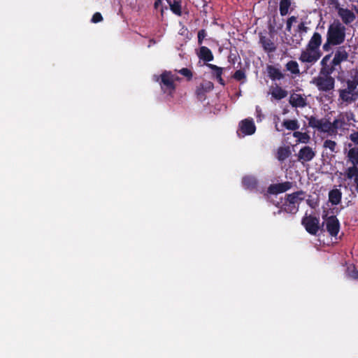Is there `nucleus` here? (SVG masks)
I'll return each mask as SVG.
<instances>
[{"label": "nucleus", "mask_w": 358, "mask_h": 358, "mask_svg": "<svg viewBox=\"0 0 358 358\" xmlns=\"http://www.w3.org/2000/svg\"><path fill=\"white\" fill-rule=\"evenodd\" d=\"M305 199V192L296 191L285 196V201L279 210L287 213L296 214L299 211L300 203Z\"/></svg>", "instance_id": "nucleus-1"}, {"label": "nucleus", "mask_w": 358, "mask_h": 358, "mask_svg": "<svg viewBox=\"0 0 358 358\" xmlns=\"http://www.w3.org/2000/svg\"><path fill=\"white\" fill-rule=\"evenodd\" d=\"M345 27L339 20H334L328 27L327 38L340 45L345 41Z\"/></svg>", "instance_id": "nucleus-2"}, {"label": "nucleus", "mask_w": 358, "mask_h": 358, "mask_svg": "<svg viewBox=\"0 0 358 358\" xmlns=\"http://www.w3.org/2000/svg\"><path fill=\"white\" fill-rule=\"evenodd\" d=\"M155 80L159 83L161 90L164 94L173 96L176 89V85L174 83V74L171 71H163L159 77H157Z\"/></svg>", "instance_id": "nucleus-3"}, {"label": "nucleus", "mask_w": 358, "mask_h": 358, "mask_svg": "<svg viewBox=\"0 0 358 358\" xmlns=\"http://www.w3.org/2000/svg\"><path fill=\"white\" fill-rule=\"evenodd\" d=\"M312 83L317 87L319 91L327 92L334 88L335 79L334 78L318 76L313 79Z\"/></svg>", "instance_id": "nucleus-4"}, {"label": "nucleus", "mask_w": 358, "mask_h": 358, "mask_svg": "<svg viewBox=\"0 0 358 358\" xmlns=\"http://www.w3.org/2000/svg\"><path fill=\"white\" fill-rule=\"evenodd\" d=\"M301 224L311 235H316L320 229V219L315 216L306 214L302 218Z\"/></svg>", "instance_id": "nucleus-5"}, {"label": "nucleus", "mask_w": 358, "mask_h": 358, "mask_svg": "<svg viewBox=\"0 0 358 358\" xmlns=\"http://www.w3.org/2000/svg\"><path fill=\"white\" fill-rule=\"evenodd\" d=\"M321 51L310 50L309 48L306 47L304 50L301 51L299 56V60L303 63H315L321 57Z\"/></svg>", "instance_id": "nucleus-6"}, {"label": "nucleus", "mask_w": 358, "mask_h": 358, "mask_svg": "<svg viewBox=\"0 0 358 358\" xmlns=\"http://www.w3.org/2000/svg\"><path fill=\"white\" fill-rule=\"evenodd\" d=\"M348 162L352 164V166L348 167L346 171H349V176H354L357 173L358 169V148L354 147L349 150L348 155Z\"/></svg>", "instance_id": "nucleus-7"}, {"label": "nucleus", "mask_w": 358, "mask_h": 358, "mask_svg": "<svg viewBox=\"0 0 358 358\" xmlns=\"http://www.w3.org/2000/svg\"><path fill=\"white\" fill-rule=\"evenodd\" d=\"M326 229L331 236H336L340 231V222L336 216L331 215L326 219Z\"/></svg>", "instance_id": "nucleus-8"}, {"label": "nucleus", "mask_w": 358, "mask_h": 358, "mask_svg": "<svg viewBox=\"0 0 358 358\" xmlns=\"http://www.w3.org/2000/svg\"><path fill=\"white\" fill-rule=\"evenodd\" d=\"M349 57V52L346 50L345 45H338L334 52V56L332 59L333 64L340 66L342 62H347Z\"/></svg>", "instance_id": "nucleus-9"}, {"label": "nucleus", "mask_w": 358, "mask_h": 358, "mask_svg": "<svg viewBox=\"0 0 358 358\" xmlns=\"http://www.w3.org/2000/svg\"><path fill=\"white\" fill-rule=\"evenodd\" d=\"M315 157V152L308 145H306L300 149L297 154L298 161L301 163L311 161Z\"/></svg>", "instance_id": "nucleus-10"}, {"label": "nucleus", "mask_w": 358, "mask_h": 358, "mask_svg": "<svg viewBox=\"0 0 358 358\" xmlns=\"http://www.w3.org/2000/svg\"><path fill=\"white\" fill-rule=\"evenodd\" d=\"M292 187V182L286 181L284 182L270 185L268 187V192L271 194H278L283 193Z\"/></svg>", "instance_id": "nucleus-11"}, {"label": "nucleus", "mask_w": 358, "mask_h": 358, "mask_svg": "<svg viewBox=\"0 0 358 358\" xmlns=\"http://www.w3.org/2000/svg\"><path fill=\"white\" fill-rule=\"evenodd\" d=\"M239 130L243 134V136L252 135L255 132L256 127L252 119H245L240 122Z\"/></svg>", "instance_id": "nucleus-12"}, {"label": "nucleus", "mask_w": 358, "mask_h": 358, "mask_svg": "<svg viewBox=\"0 0 358 358\" xmlns=\"http://www.w3.org/2000/svg\"><path fill=\"white\" fill-rule=\"evenodd\" d=\"M214 85L212 82L208 80H204L196 87V94L199 100L205 99L206 93L213 90Z\"/></svg>", "instance_id": "nucleus-13"}, {"label": "nucleus", "mask_w": 358, "mask_h": 358, "mask_svg": "<svg viewBox=\"0 0 358 358\" xmlns=\"http://www.w3.org/2000/svg\"><path fill=\"white\" fill-rule=\"evenodd\" d=\"M289 102L294 108H303L307 105L306 98L303 97L301 94L296 93L290 95Z\"/></svg>", "instance_id": "nucleus-14"}, {"label": "nucleus", "mask_w": 358, "mask_h": 358, "mask_svg": "<svg viewBox=\"0 0 358 358\" xmlns=\"http://www.w3.org/2000/svg\"><path fill=\"white\" fill-rule=\"evenodd\" d=\"M259 43L266 52L271 53L276 50V45L274 42L262 34H259Z\"/></svg>", "instance_id": "nucleus-15"}, {"label": "nucleus", "mask_w": 358, "mask_h": 358, "mask_svg": "<svg viewBox=\"0 0 358 358\" xmlns=\"http://www.w3.org/2000/svg\"><path fill=\"white\" fill-rule=\"evenodd\" d=\"M339 99L347 104L355 102L358 99V93H350L344 90H339Z\"/></svg>", "instance_id": "nucleus-16"}, {"label": "nucleus", "mask_w": 358, "mask_h": 358, "mask_svg": "<svg viewBox=\"0 0 358 358\" xmlns=\"http://www.w3.org/2000/svg\"><path fill=\"white\" fill-rule=\"evenodd\" d=\"M322 43V36L318 32H315L310 41H308L306 47L309 48L310 50L320 51V47Z\"/></svg>", "instance_id": "nucleus-17"}, {"label": "nucleus", "mask_w": 358, "mask_h": 358, "mask_svg": "<svg viewBox=\"0 0 358 358\" xmlns=\"http://www.w3.org/2000/svg\"><path fill=\"white\" fill-rule=\"evenodd\" d=\"M338 15L345 24L352 22L356 18L355 13L348 8H340Z\"/></svg>", "instance_id": "nucleus-18"}, {"label": "nucleus", "mask_w": 358, "mask_h": 358, "mask_svg": "<svg viewBox=\"0 0 358 358\" xmlns=\"http://www.w3.org/2000/svg\"><path fill=\"white\" fill-rule=\"evenodd\" d=\"M207 66L212 70L213 76L217 80V81L221 85L224 86L225 82L222 77L223 73V68L212 64H207Z\"/></svg>", "instance_id": "nucleus-19"}, {"label": "nucleus", "mask_w": 358, "mask_h": 358, "mask_svg": "<svg viewBox=\"0 0 358 358\" xmlns=\"http://www.w3.org/2000/svg\"><path fill=\"white\" fill-rule=\"evenodd\" d=\"M342 199V192L338 189H333L329 192V201L334 206L339 204Z\"/></svg>", "instance_id": "nucleus-20"}, {"label": "nucleus", "mask_w": 358, "mask_h": 358, "mask_svg": "<svg viewBox=\"0 0 358 358\" xmlns=\"http://www.w3.org/2000/svg\"><path fill=\"white\" fill-rule=\"evenodd\" d=\"M337 66H338L336 64H333V61L331 60L329 64H326V66H321L319 76L333 78L331 74L336 71Z\"/></svg>", "instance_id": "nucleus-21"}, {"label": "nucleus", "mask_w": 358, "mask_h": 358, "mask_svg": "<svg viewBox=\"0 0 358 358\" xmlns=\"http://www.w3.org/2000/svg\"><path fill=\"white\" fill-rule=\"evenodd\" d=\"M266 70L269 78L272 80H281L284 78V75L280 69L273 65H268Z\"/></svg>", "instance_id": "nucleus-22"}, {"label": "nucleus", "mask_w": 358, "mask_h": 358, "mask_svg": "<svg viewBox=\"0 0 358 358\" xmlns=\"http://www.w3.org/2000/svg\"><path fill=\"white\" fill-rule=\"evenodd\" d=\"M242 184L245 188L250 190H253L257 187L258 182L255 177L246 176L243 178Z\"/></svg>", "instance_id": "nucleus-23"}, {"label": "nucleus", "mask_w": 358, "mask_h": 358, "mask_svg": "<svg viewBox=\"0 0 358 358\" xmlns=\"http://www.w3.org/2000/svg\"><path fill=\"white\" fill-rule=\"evenodd\" d=\"M199 57L207 62H211L213 60L214 57L211 52V50L206 47L201 46L199 49Z\"/></svg>", "instance_id": "nucleus-24"}, {"label": "nucleus", "mask_w": 358, "mask_h": 358, "mask_svg": "<svg viewBox=\"0 0 358 358\" xmlns=\"http://www.w3.org/2000/svg\"><path fill=\"white\" fill-rule=\"evenodd\" d=\"M271 94V96L275 100H280L285 98L287 96L288 92L281 87L276 85L273 88Z\"/></svg>", "instance_id": "nucleus-25"}, {"label": "nucleus", "mask_w": 358, "mask_h": 358, "mask_svg": "<svg viewBox=\"0 0 358 358\" xmlns=\"http://www.w3.org/2000/svg\"><path fill=\"white\" fill-rule=\"evenodd\" d=\"M346 84L347 88L343 89L344 90L350 93H358V91L356 90L358 86V72L353 76L352 80H348Z\"/></svg>", "instance_id": "nucleus-26"}, {"label": "nucleus", "mask_w": 358, "mask_h": 358, "mask_svg": "<svg viewBox=\"0 0 358 358\" xmlns=\"http://www.w3.org/2000/svg\"><path fill=\"white\" fill-rule=\"evenodd\" d=\"M170 6L171 10L176 15L180 16L182 15L181 3L178 0H166Z\"/></svg>", "instance_id": "nucleus-27"}, {"label": "nucleus", "mask_w": 358, "mask_h": 358, "mask_svg": "<svg viewBox=\"0 0 358 358\" xmlns=\"http://www.w3.org/2000/svg\"><path fill=\"white\" fill-rule=\"evenodd\" d=\"M282 126L288 130L296 131L299 128V124L297 120H285L282 122Z\"/></svg>", "instance_id": "nucleus-28"}, {"label": "nucleus", "mask_w": 358, "mask_h": 358, "mask_svg": "<svg viewBox=\"0 0 358 358\" xmlns=\"http://www.w3.org/2000/svg\"><path fill=\"white\" fill-rule=\"evenodd\" d=\"M291 6V1L290 0H280L279 4V10L281 16H285L287 15L289 12V8Z\"/></svg>", "instance_id": "nucleus-29"}, {"label": "nucleus", "mask_w": 358, "mask_h": 358, "mask_svg": "<svg viewBox=\"0 0 358 358\" xmlns=\"http://www.w3.org/2000/svg\"><path fill=\"white\" fill-rule=\"evenodd\" d=\"M278 159L279 161H284L291 154L289 147H280L278 150Z\"/></svg>", "instance_id": "nucleus-30"}, {"label": "nucleus", "mask_w": 358, "mask_h": 358, "mask_svg": "<svg viewBox=\"0 0 358 358\" xmlns=\"http://www.w3.org/2000/svg\"><path fill=\"white\" fill-rule=\"evenodd\" d=\"M293 136L298 138V143H307L310 140V136L305 132L294 131Z\"/></svg>", "instance_id": "nucleus-31"}, {"label": "nucleus", "mask_w": 358, "mask_h": 358, "mask_svg": "<svg viewBox=\"0 0 358 358\" xmlns=\"http://www.w3.org/2000/svg\"><path fill=\"white\" fill-rule=\"evenodd\" d=\"M286 69L292 73L297 75L300 73L299 64L296 61L291 60L286 64Z\"/></svg>", "instance_id": "nucleus-32"}, {"label": "nucleus", "mask_w": 358, "mask_h": 358, "mask_svg": "<svg viewBox=\"0 0 358 358\" xmlns=\"http://www.w3.org/2000/svg\"><path fill=\"white\" fill-rule=\"evenodd\" d=\"M232 77L237 81H242V83H244L246 80V74L245 71L243 69H239L235 71Z\"/></svg>", "instance_id": "nucleus-33"}, {"label": "nucleus", "mask_w": 358, "mask_h": 358, "mask_svg": "<svg viewBox=\"0 0 358 358\" xmlns=\"http://www.w3.org/2000/svg\"><path fill=\"white\" fill-rule=\"evenodd\" d=\"M322 132L329 133L330 134H332V130L331 129L330 122L328 120H323L321 122V126H320L319 129Z\"/></svg>", "instance_id": "nucleus-34"}, {"label": "nucleus", "mask_w": 358, "mask_h": 358, "mask_svg": "<svg viewBox=\"0 0 358 358\" xmlns=\"http://www.w3.org/2000/svg\"><path fill=\"white\" fill-rule=\"evenodd\" d=\"M323 147L326 149L330 150L331 152H334V153L337 152V151H336L337 143L334 141L329 140V139L324 141V142L323 143Z\"/></svg>", "instance_id": "nucleus-35"}, {"label": "nucleus", "mask_w": 358, "mask_h": 358, "mask_svg": "<svg viewBox=\"0 0 358 358\" xmlns=\"http://www.w3.org/2000/svg\"><path fill=\"white\" fill-rule=\"evenodd\" d=\"M283 24L280 23L277 24L275 20L274 19L272 23L268 24V31L270 34H273L277 32L278 30H281L282 29Z\"/></svg>", "instance_id": "nucleus-36"}, {"label": "nucleus", "mask_w": 358, "mask_h": 358, "mask_svg": "<svg viewBox=\"0 0 358 358\" xmlns=\"http://www.w3.org/2000/svg\"><path fill=\"white\" fill-rule=\"evenodd\" d=\"M308 126L312 128H315L319 129L320 126H321V122L322 120H318L314 116H310L308 118Z\"/></svg>", "instance_id": "nucleus-37"}, {"label": "nucleus", "mask_w": 358, "mask_h": 358, "mask_svg": "<svg viewBox=\"0 0 358 358\" xmlns=\"http://www.w3.org/2000/svg\"><path fill=\"white\" fill-rule=\"evenodd\" d=\"M346 274L348 277L358 280V271L356 269L355 266L348 267L346 270Z\"/></svg>", "instance_id": "nucleus-38"}, {"label": "nucleus", "mask_w": 358, "mask_h": 358, "mask_svg": "<svg viewBox=\"0 0 358 358\" xmlns=\"http://www.w3.org/2000/svg\"><path fill=\"white\" fill-rule=\"evenodd\" d=\"M178 73L186 78L187 81H190L193 77L192 71L187 68H182L178 71Z\"/></svg>", "instance_id": "nucleus-39"}, {"label": "nucleus", "mask_w": 358, "mask_h": 358, "mask_svg": "<svg viewBox=\"0 0 358 358\" xmlns=\"http://www.w3.org/2000/svg\"><path fill=\"white\" fill-rule=\"evenodd\" d=\"M339 123L340 120H337V119H335L332 122H330L331 129L332 130L333 134H336L338 129L341 128V125Z\"/></svg>", "instance_id": "nucleus-40"}, {"label": "nucleus", "mask_w": 358, "mask_h": 358, "mask_svg": "<svg viewBox=\"0 0 358 358\" xmlns=\"http://www.w3.org/2000/svg\"><path fill=\"white\" fill-rule=\"evenodd\" d=\"M297 20V17L296 16H291L289 17L287 20V22H286V30L288 31V32H290L291 29H292V24L294 22H296Z\"/></svg>", "instance_id": "nucleus-41"}, {"label": "nucleus", "mask_w": 358, "mask_h": 358, "mask_svg": "<svg viewBox=\"0 0 358 358\" xmlns=\"http://www.w3.org/2000/svg\"><path fill=\"white\" fill-rule=\"evenodd\" d=\"M331 46H337V45L327 38L326 42L322 46L323 50L326 52H328L330 50Z\"/></svg>", "instance_id": "nucleus-42"}, {"label": "nucleus", "mask_w": 358, "mask_h": 358, "mask_svg": "<svg viewBox=\"0 0 358 358\" xmlns=\"http://www.w3.org/2000/svg\"><path fill=\"white\" fill-rule=\"evenodd\" d=\"M306 203L311 208H316L319 205V201L317 199H308L306 200Z\"/></svg>", "instance_id": "nucleus-43"}, {"label": "nucleus", "mask_w": 358, "mask_h": 358, "mask_svg": "<svg viewBox=\"0 0 358 358\" xmlns=\"http://www.w3.org/2000/svg\"><path fill=\"white\" fill-rule=\"evenodd\" d=\"M198 43L201 45L203 39L206 36V31L205 29H201L198 31Z\"/></svg>", "instance_id": "nucleus-44"}, {"label": "nucleus", "mask_w": 358, "mask_h": 358, "mask_svg": "<svg viewBox=\"0 0 358 358\" xmlns=\"http://www.w3.org/2000/svg\"><path fill=\"white\" fill-rule=\"evenodd\" d=\"M103 20L101 14L99 12L95 13L92 17L91 22L93 23H98Z\"/></svg>", "instance_id": "nucleus-45"}, {"label": "nucleus", "mask_w": 358, "mask_h": 358, "mask_svg": "<svg viewBox=\"0 0 358 358\" xmlns=\"http://www.w3.org/2000/svg\"><path fill=\"white\" fill-rule=\"evenodd\" d=\"M345 176L348 179H352L354 178V182L356 185V189L358 190V169H357V173H355L354 176H349V171H345Z\"/></svg>", "instance_id": "nucleus-46"}, {"label": "nucleus", "mask_w": 358, "mask_h": 358, "mask_svg": "<svg viewBox=\"0 0 358 358\" xmlns=\"http://www.w3.org/2000/svg\"><path fill=\"white\" fill-rule=\"evenodd\" d=\"M162 0H155V3H154V8L155 10L159 9L161 15H162V16H163V15H164V7L162 6Z\"/></svg>", "instance_id": "nucleus-47"}, {"label": "nucleus", "mask_w": 358, "mask_h": 358, "mask_svg": "<svg viewBox=\"0 0 358 358\" xmlns=\"http://www.w3.org/2000/svg\"><path fill=\"white\" fill-rule=\"evenodd\" d=\"M308 28L305 25L303 22H301L297 27V31L301 33H306Z\"/></svg>", "instance_id": "nucleus-48"}, {"label": "nucleus", "mask_w": 358, "mask_h": 358, "mask_svg": "<svg viewBox=\"0 0 358 358\" xmlns=\"http://www.w3.org/2000/svg\"><path fill=\"white\" fill-rule=\"evenodd\" d=\"M332 53L326 55L321 60L320 65L321 66H326V64H328V62H329L331 57Z\"/></svg>", "instance_id": "nucleus-49"}, {"label": "nucleus", "mask_w": 358, "mask_h": 358, "mask_svg": "<svg viewBox=\"0 0 358 358\" xmlns=\"http://www.w3.org/2000/svg\"><path fill=\"white\" fill-rule=\"evenodd\" d=\"M350 139L358 145V131H354L350 135Z\"/></svg>", "instance_id": "nucleus-50"}, {"label": "nucleus", "mask_w": 358, "mask_h": 358, "mask_svg": "<svg viewBox=\"0 0 358 358\" xmlns=\"http://www.w3.org/2000/svg\"><path fill=\"white\" fill-rule=\"evenodd\" d=\"M344 117H345V119H346L348 122H350L351 120H354L355 116L352 113H346Z\"/></svg>", "instance_id": "nucleus-51"}, {"label": "nucleus", "mask_w": 358, "mask_h": 358, "mask_svg": "<svg viewBox=\"0 0 358 358\" xmlns=\"http://www.w3.org/2000/svg\"><path fill=\"white\" fill-rule=\"evenodd\" d=\"M337 120H340L339 124L341 125V127L346 124L345 117L342 114L339 115V118H338Z\"/></svg>", "instance_id": "nucleus-52"}, {"label": "nucleus", "mask_w": 358, "mask_h": 358, "mask_svg": "<svg viewBox=\"0 0 358 358\" xmlns=\"http://www.w3.org/2000/svg\"><path fill=\"white\" fill-rule=\"evenodd\" d=\"M180 80V78H179L178 76L174 75V82L175 81H179Z\"/></svg>", "instance_id": "nucleus-53"}, {"label": "nucleus", "mask_w": 358, "mask_h": 358, "mask_svg": "<svg viewBox=\"0 0 358 358\" xmlns=\"http://www.w3.org/2000/svg\"><path fill=\"white\" fill-rule=\"evenodd\" d=\"M275 129H276L278 131H281V129H280L278 128V124H275Z\"/></svg>", "instance_id": "nucleus-54"}, {"label": "nucleus", "mask_w": 358, "mask_h": 358, "mask_svg": "<svg viewBox=\"0 0 358 358\" xmlns=\"http://www.w3.org/2000/svg\"><path fill=\"white\" fill-rule=\"evenodd\" d=\"M357 2H358V0H357Z\"/></svg>", "instance_id": "nucleus-55"}]
</instances>
